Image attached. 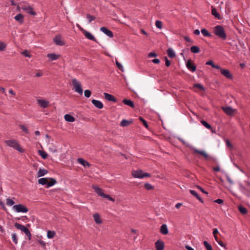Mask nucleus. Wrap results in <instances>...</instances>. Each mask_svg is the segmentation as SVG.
<instances>
[{
  "mask_svg": "<svg viewBox=\"0 0 250 250\" xmlns=\"http://www.w3.org/2000/svg\"><path fill=\"white\" fill-rule=\"evenodd\" d=\"M178 140H180L183 145H187V146L188 147H189L190 149L193 150L195 153L202 155L205 158L206 160H211L214 163L216 162L217 160L216 158L211 157L210 156L207 154L204 151L199 150L190 145L187 144L186 142L181 138H178Z\"/></svg>",
  "mask_w": 250,
  "mask_h": 250,
  "instance_id": "1",
  "label": "nucleus"
},
{
  "mask_svg": "<svg viewBox=\"0 0 250 250\" xmlns=\"http://www.w3.org/2000/svg\"><path fill=\"white\" fill-rule=\"evenodd\" d=\"M214 34L219 38L223 40L227 39V34L223 27L221 25H218L214 27Z\"/></svg>",
  "mask_w": 250,
  "mask_h": 250,
  "instance_id": "2",
  "label": "nucleus"
},
{
  "mask_svg": "<svg viewBox=\"0 0 250 250\" xmlns=\"http://www.w3.org/2000/svg\"><path fill=\"white\" fill-rule=\"evenodd\" d=\"M4 143L7 146L14 148L20 152H24V150L20 146V145L16 140H5Z\"/></svg>",
  "mask_w": 250,
  "mask_h": 250,
  "instance_id": "3",
  "label": "nucleus"
},
{
  "mask_svg": "<svg viewBox=\"0 0 250 250\" xmlns=\"http://www.w3.org/2000/svg\"><path fill=\"white\" fill-rule=\"evenodd\" d=\"M132 175L137 178H143L145 177H150L151 174L149 173L144 172L142 170L139 169L137 170H133L132 171Z\"/></svg>",
  "mask_w": 250,
  "mask_h": 250,
  "instance_id": "4",
  "label": "nucleus"
},
{
  "mask_svg": "<svg viewBox=\"0 0 250 250\" xmlns=\"http://www.w3.org/2000/svg\"><path fill=\"white\" fill-rule=\"evenodd\" d=\"M14 226L17 229L23 231L27 236L29 240L31 239V233H30L29 229L26 227L18 223H15Z\"/></svg>",
  "mask_w": 250,
  "mask_h": 250,
  "instance_id": "5",
  "label": "nucleus"
},
{
  "mask_svg": "<svg viewBox=\"0 0 250 250\" xmlns=\"http://www.w3.org/2000/svg\"><path fill=\"white\" fill-rule=\"evenodd\" d=\"M77 26L79 28V29L83 32L84 36L87 39H89L91 41H94L97 43L98 42L97 40L95 39V38L89 32L85 30L82 27H81L79 24H77Z\"/></svg>",
  "mask_w": 250,
  "mask_h": 250,
  "instance_id": "6",
  "label": "nucleus"
},
{
  "mask_svg": "<svg viewBox=\"0 0 250 250\" xmlns=\"http://www.w3.org/2000/svg\"><path fill=\"white\" fill-rule=\"evenodd\" d=\"M72 82L75 91L81 95H82L83 89L80 83L76 79H72Z\"/></svg>",
  "mask_w": 250,
  "mask_h": 250,
  "instance_id": "7",
  "label": "nucleus"
},
{
  "mask_svg": "<svg viewBox=\"0 0 250 250\" xmlns=\"http://www.w3.org/2000/svg\"><path fill=\"white\" fill-rule=\"evenodd\" d=\"M13 208L17 212L25 213L28 211V209L22 204H18L13 206Z\"/></svg>",
  "mask_w": 250,
  "mask_h": 250,
  "instance_id": "8",
  "label": "nucleus"
},
{
  "mask_svg": "<svg viewBox=\"0 0 250 250\" xmlns=\"http://www.w3.org/2000/svg\"><path fill=\"white\" fill-rule=\"evenodd\" d=\"M92 188L94 190L95 192L103 198L106 196V194L103 192V190L102 188H100L98 186L93 185L92 186Z\"/></svg>",
  "mask_w": 250,
  "mask_h": 250,
  "instance_id": "9",
  "label": "nucleus"
},
{
  "mask_svg": "<svg viewBox=\"0 0 250 250\" xmlns=\"http://www.w3.org/2000/svg\"><path fill=\"white\" fill-rule=\"evenodd\" d=\"M53 41L58 45L63 46L65 44V42L62 40L61 36L60 35L56 36L53 39Z\"/></svg>",
  "mask_w": 250,
  "mask_h": 250,
  "instance_id": "10",
  "label": "nucleus"
},
{
  "mask_svg": "<svg viewBox=\"0 0 250 250\" xmlns=\"http://www.w3.org/2000/svg\"><path fill=\"white\" fill-rule=\"evenodd\" d=\"M155 247L156 250H163L165 247L164 242L159 239L155 243Z\"/></svg>",
  "mask_w": 250,
  "mask_h": 250,
  "instance_id": "11",
  "label": "nucleus"
},
{
  "mask_svg": "<svg viewBox=\"0 0 250 250\" xmlns=\"http://www.w3.org/2000/svg\"><path fill=\"white\" fill-rule=\"evenodd\" d=\"M187 67L188 70L191 71L192 72H194L196 70V65L192 62L191 60H188L186 63Z\"/></svg>",
  "mask_w": 250,
  "mask_h": 250,
  "instance_id": "12",
  "label": "nucleus"
},
{
  "mask_svg": "<svg viewBox=\"0 0 250 250\" xmlns=\"http://www.w3.org/2000/svg\"><path fill=\"white\" fill-rule=\"evenodd\" d=\"M22 9L26 12L27 13L35 16L36 13L33 10V8L30 6H23L21 7Z\"/></svg>",
  "mask_w": 250,
  "mask_h": 250,
  "instance_id": "13",
  "label": "nucleus"
},
{
  "mask_svg": "<svg viewBox=\"0 0 250 250\" xmlns=\"http://www.w3.org/2000/svg\"><path fill=\"white\" fill-rule=\"evenodd\" d=\"M222 109L227 115L229 116L232 115L234 112V110L230 106L222 107Z\"/></svg>",
  "mask_w": 250,
  "mask_h": 250,
  "instance_id": "14",
  "label": "nucleus"
},
{
  "mask_svg": "<svg viewBox=\"0 0 250 250\" xmlns=\"http://www.w3.org/2000/svg\"><path fill=\"white\" fill-rule=\"evenodd\" d=\"M220 72L222 75L224 76L228 79H231L232 78V76L230 74V72L229 70L225 69H221Z\"/></svg>",
  "mask_w": 250,
  "mask_h": 250,
  "instance_id": "15",
  "label": "nucleus"
},
{
  "mask_svg": "<svg viewBox=\"0 0 250 250\" xmlns=\"http://www.w3.org/2000/svg\"><path fill=\"white\" fill-rule=\"evenodd\" d=\"M100 30L104 33L105 35H106L109 38H112L113 37V33L108 29L105 27H102L100 28Z\"/></svg>",
  "mask_w": 250,
  "mask_h": 250,
  "instance_id": "16",
  "label": "nucleus"
},
{
  "mask_svg": "<svg viewBox=\"0 0 250 250\" xmlns=\"http://www.w3.org/2000/svg\"><path fill=\"white\" fill-rule=\"evenodd\" d=\"M104 98L106 100H107L108 101L113 102H116L117 101V100L116 99V98L111 94H108L107 93H104Z\"/></svg>",
  "mask_w": 250,
  "mask_h": 250,
  "instance_id": "17",
  "label": "nucleus"
},
{
  "mask_svg": "<svg viewBox=\"0 0 250 250\" xmlns=\"http://www.w3.org/2000/svg\"><path fill=\"white\" fill-rule=\"evenodd\" d=\"M38 104L43 108H46L49 105V102L45 100H38Z\"/></svg>",
  "mask_w": 250,
  "mask_h": 250,
  "instance_id": "18",
  "label": "nucleus"
},
{
  "mask_svg": "<svg viewBox=\"0 0 250 250\" xmlns=\"http://www.w3.org/2000/svg\"><path fill=\"white\" fill-rule=\"evenodd\" d=\"M91 102L97 108L99 109H102L103 108V104L101 101L96 100H92Z\"/></svg>",
  "mask_w": 250,
  "mask_h": 250,
  "instance_id": "19",
  "label": "nucleus"
},
{
  "mask_svg": "<svg viewBox=\"0 0 250 250\" xmlns=\"http://www.w3.org/2000/svg\"><path fill=\"white\" fill-rule=\"evenodd\" d=\"M61 55L56 54L55 53H50L47 55V57L51 61H55L58 59Z\"/></svg>",
  "mask_w": 250,
  "mask_h": 250,
  "instance_id": "20",
  "label": "nucleus"
},
{
  "mask_svg": "<svg viewBox=\"0 0 250 250\" xmlns=\"http://www.w3.org/2000/svg\"><path fill=\"white\" fill-rule=\"evenodd\" d=\"M160 232L163 234L166 235L168 233V230L166 224H163L160 228Z\"/></svg>",
  "mask_w": 250,
  "mask_h": 250,
  "instance_id": "21",
  "label": "nucleus"
},
{
  "mask_svg": "<svg viewBox=\"0 0 250 250\" xmlns=\"http://www.w3.org/2000/svg\"><path fill=\"white\" fill-rule=\"evenodd\" d=\"M211 14L218 20H220L222 19V18L220 16V15L217 12L216 9L213 7V6H211Z\"/></svg>",
  "mask_w": 250,
  "mask_h": 250,
  "instance_id": "22",
  "label": "nucleus"
},
{
  "mask_svg": "<svg viewBox=\"0 0 250 250\" xmlns=\"http://www.w3.org/2000/svg\"><path fill=\"white\" fill-rule=\"evenodd\" d=\"M123 103L127 105L132 108H134L135 107V105L134 104L133 102L130 100H128V99H125L123 100Z\"/></svg>",
  "mask_w": 250,
  "mask_h": 250,
  "instance_id": "23",
  "label": "nucleus"
},
{
  "mask_svg": "<svg viewBox=\"0 0 250 250\" xmlns=\"http://www.w3.org/2000/svg\"><path fill=\"white\" fill-rule=\"evenodd\" d=\"M14 19L17 21H19V23L22 24L24 21V17L21 14H18L17 15Z\"/></svg>",
  "mask_w": 250,
  "mask_h": 250,
  "instance_id": "24",
  "label": "nucleus"
},
{
  "mask_svg": "<svg viewBox=\"0 0 250 250\" xmlns=\"http://www.w3.org/2000/svg\"><path fill=\"white\" fill-rule=\"evenodd\" d=\"M78 162L84 167H89L90 166V164L83 158H78Z\"/></svg>",
  "mask_w": 250,
  "mask_h": 250,
  "instance_id": "25",
  "label": "nucleus"
},
{
  "mask_svg": "<svg viewBox=\"0 0 250 250\" xmlns=\"http://www.w3.org/2000/svg\"><path fill=\"white\" fill-rule=\"evenodd\" d=\"M49 181H47V185L45 187L46 188H48L53 186L57 183L56 180L54 178H49Z\"/></svg>",
  "mask_w": 250,
  "mask_h": 250,
  "instance_id": "26",
  "label": "nucleus"
},
{
  "mask_svg": "<svg viewBox=\"0 0 250 250\" xmlns=\"http://www.w3.org/2000/svg\"><path fill=\"white\" fill-rule=\"evenodd\" d=\"M189 192L194 196H195L200 202H201L202 203H204L203 200L199 196V195L197 194V193L193 190H190Z\"/></svg>",
  "mask_w": 250,
  "mask_h": 250,
  "instance_id": "27",
  "label": "nucleus"
},
{
  "mask_svg": "<svg viewBox=\"0 0 250 250\" xmlns=\"http://www.w3.org/2000/svg\"><path fill=\"white\" fill-rule=\"evenodd\" d=\"M48 173V171L45 169L40 168L37 173L38 177H40L44 176Z\"/></svg>",
  "mask_w": 250,
  "mask_h": 250,
  "instance_id": "28",
  "label": "nucleus"
},
{
  "mask_svg": "<svg viewBox=\"0 0 250 250\" xmlns=\"http://www.w3.org/2000/svg\"><path fill=\"white\" fill-rule=\"evenodd\" d=\"M167 53L168 56L170 58H174L176 56V55H175V53L174 51L171 48H168L167 50Z\"/></svg>",
  "mask_w": 250,
  "mask_h": 250,
  "instance_id": "29",
  "label": "nucleus"
},
{
  "mask_svg": "<svg viewBox=\"0 0 250 250\" xmlns=\"http://www.w3.org/2000/svg\"><path fill=\"white\" fill-rule=\"evenodd\" d=\"M93 218L95 222L98 224H101L102 221L100 218V216L98 213H95L93 215Z\"/></svg>",
  "mask_w": 250,
  "mask_h": 250,
  "instance_id": "30",
  "label": "nucleus"
},
{
  "mask_svg": "<svg viewBox=\"0 0 250 250\" xmlns=\"http://www.w3.org/2000/svg\"><path fill=\"white\" fill-rule=\"evenodd\" d=\"M64 119L66 121L69 122H73L75 121V119L74 117L69 114H66L64 115Z\"/></svg>",
  "mask_w": 250,
  "mask_h": 250,
  "instance_id": "31",
  "label": "nucleus"
},
{
  "mask_svg": "<svg viewBox=\"0 0 250 250\" xmlns=\"http://www.w3.org/2000/svg\"><path fill=\"white\" fill-rule=\"evenodd\" d=\"M132 123V121H128L126 120H123L120 123V125L122 126H127Z\"/></svg>",
  "mask_w": 250,
  "mask_h": 250,
  "instance_id": "32",
  "label": "nucleus"
},
{
  "mask_svg": "<svg viewBox=\"0 0 250 250\" xmlns=\"http://www.w3.org/2000/svg\"><path fill=\"white\" fill-rule=\"evenodd\" d=\"M200 51V48L197 46L194 45L190 47V51L193 53H198Z\"/></svg>",
  "mask_w": 250,
  "mask_h": 250,
  "instance_id": "33",
  "label": "nucleus"
},
{
  "mask_svg": "<svg viewBox=\"0 0 250 250\" xmlns=\"http://www.w3.org/2000/svg\"><path fill=\"white\" fill-rule=\"evenodd\" d=\"M238 209H239V211L242 214H244V215L246 214L248 212L247 209L246 208L244 207L243 206H242L241 205H240V206H238Z\"/></svg>",
  "mask_w": 250,
  "mask_h": 250,
  "instance_id": "34",
  "label": "nucleus"
},
{
  "mask_svg": "<svg viewBox=\"0 0 250 250\" xmlns=\"http://www.w3.org/2000/svg\"><path fill=\"white\" fill-rule=\"evenodd\" d=\"M202 34L205 37H211L212 35L205 28L201 29Z\"/></svg>",
  "mask_w": 250,
  "mask_h": 250,
  "instance_id": "35",
  "label": "nucleus"
},
{
  "mask_svg": "<svg viewBox=\"0 0 250 250\" xmlns=\"http://www.w3.org/2000/svg\"><path fill=\"white\" fill-rule=\"evenodd\" d=\"M48 179L46 178H42L38 180V183L39 184L42 185H46L47 183Z\"/></svg>",
  "mask_w": 250,
  "mask_h": 250,
  "instance_id": "36",
  "label": "nucleus"
},
{
  "mask_svg": "<svg viewBox=\"0 0 250 250\" xmlns=\"http://www.w3.org/2000/svg\"><path fill=\"white\" fill-rule=\"evenodd\" d=\"M38 153L44 159H45L47 158L48 154L43 150H38Z\"/></svg>",
  "mask_w": 250,
  "mask_h": 250,
  "instance_id": "37",
  "label": "nucleus"
},
{
  "mask_svg": "<svg viewBox=\"0 0 250 250\" xmlns=\"http://www.w3.org/2000/svg\"><path fill=\"white\" fill-rule=\"evenodd\" d=\"M55 232L54 231H52V230H48L47 231V236L48 238H52L54 237V236H55Z\"/></svg>",
  "mask_w": 250,
  "mask_h": 250,
  "instance_id": "38",
  "label": "nucleus"
},
{
  "mask_svg": "<svg viewBox=\"0 0 250 250\" xmlns=\"http://www.w3.org/2000/svg\"><path fill=\"white\" fill-rule=\"evenodd\" d=\"M204 245L207 250H213L211 246L207 241H204Z\"/></svg>",
  "mask_w": 250,
  "mask_h": 250,
  "instance_id": "39",
  "label": "nucleus"
},
{
  "mask_svg": "<svg viewBox=\"0 0 250 250\" xmlns=\"http://www.w3.org/2000/svg\"><path fill=\"white\" fill-rule=\"evenodd\" d=\"M86 18L88 20L89 22H91L92 21H94L96 19L95 16L88 14L86 15Z\"/></svg>",
  "mask_w": 250,
  "mask_h": 250,
  "instance_id": "40",
  "label": "nucleus"
},
{
  "mask_svg": "<svg viewBox=\"0 0 250 250\" xmlns=\"http://www.w3.org/2000/svg\"><path fill=\"white\" fill-rule=\"evenodd\" d=\"M15 204V202L14 201L10 199V198H7L6 199V204L7 205L9 206H12L13 205H14Z\"/></svg>",
  "mask_w": 250,
  "mask_h": 250,
  "instance_id": "41",
  "label": "nucleus"
},
{
  "mask_svg": "<svg viewBox=\"0 0 250 250\" xmlns=\"http://www.w3.org/2000/svg\"><path fill=\"white\" fill-rule=\"evenodd\" d=\"M145 188L147 190H151L154 189L153 186L149 183H146L144 185Z\"/></svg>",
  "mask_w": 250,
  "mask_h": 250,
  "instance_id": "42",
  "label": "nucleus"
},
{
  "mask_svg": "<svg viewBox=\"0 0 250 250\" xmlns=\"http://www.w3.org/2000/svg\"><path fill=\"white\" fill-rule=\"evenodd\" d=\"M115 62H116V64L118 68L121 71L123 72L124 68H123V66H122V65L119 62H118L117 60H116Z\"/></svg>",
  "mask_w": 250,
  "mask_h": 250,
  "instance_id": "43",
  "label": "nucleus"
},
{
  "mask_svg": "<svg viewBox=\"0 0 250 250\" xmlns=\"http://www.w3.org/2000/svg\"><path fill=\"white\" fill-rule=\"evenodd\" d=\"M201 123L203 124V125L204 126H205L207 128H208V129L211 128V125L208 123L206 121L203 120V121H201Z\"/></svg>",
  "mask_w": 250,
  "mask_h": 250,
  "instance_id": "44",
  "label": "nucleus"
},
{
  "mask_svg": "<svg viewBox=\"0 0 250 250\" xmlns=\"http://www.w3.org/2000/svg\"><path fill=\"white\" fill-rule=\"evenodd\" d=\"M156 26L159 29L162 28L163 23L162 22L160 21H156L155 22Z\"/></svg>",
  "mask_w": 250,
  "mask_h": 250,
  "instance_id": "45",
  "label": "nucleus"
},
{
  "mask_svg": "<svg viewBox=\"0 0 250 250\" xmlns=\"http://www.w3.org/2000/svg\"><path fill=\"white\" fill-rule=\"evenodd\" d=\"M194 87L198 88L202 90H205L204 86L200 83H195L193 85Z\"/></svg>",
  "mask_w": 250,
  "mask_h": 250,
  "instance_id": "46",
  "label": "nucleus"
},
{
  "mask_svg": "<svg viewBox=\"0 0 250 250\" xmlns=\"http://www.w3.org/2000/svg\"><path fill=\"white\" fill-rule=\"evenodd\" d=\"M139 120L143 123L144 125L146 128H148V126L147 123L146 121L144 119H143L142 117H140Z\"/></svg>",
  "mask_w": 250,
  "mask_h": 250,
  "instance_id": "47",
  "label": "nucleus"
},
{
  "mask_svg": "<svg viewBox=\"0 0 250 250\" xmlns=\"http://www.w3.org/2000/svg\"><path fill=\"white\" fill-rule=\"evenodd\" d=\"M20 127L21 129L22 130L23 132H24L26 134H29V131L28 129L24 125H20Z\"/></svg>",
  "mask_w": 250,
  "mask_h": 250,
  "instance_id": "48",
  "label": "nucleus"
},
{
  "mask_svg": "<svg viewBox=\"0 0 250 250\" xmlns=\"http://www.w3.org/2000/svg\"><path fill=\"white\" fill-rule=\"evenodd\" d=\"M12 239L15 244L18 243V239L16 233H13L12 234Z\"/></svg>",
  "mask_w": 250,
  "mask_h": 250,
  "instance_id": "49",
  "label": "nucleus"
},
{
  "mask_svg": "<svg viewBox=\"0 0 250 250\" xmlns=\"http://www.w3.org/2000/svg\"><path fill=\"white\" fill-rule=\"evenodd\" d=\"M21 54L23 55L24 56L30 58L31 55L30 54V53L27 50H24V51L21 52Z\"/></svg>",
  "mask_w": 250,
  "mask_h": 250,
  "instance_id": "50",
  "label": "nucleus"
},
{
  "mask_svg": "<svg viewBox=\"0 0 250 250\" xmlns=\"http://www.w3.org/2000/svg\"><path fill=\"white\" fill-rule=\"evenodd\" d=\"M84 94L86 98H89L91 96V92L89 90H85L84 92Z\"/></svg>",
  "mask_w": 250,
  "mask_h": 250,
  "instance_id": "51",
  "label": "nucleus"
},
{
  "mask_svg": "<svg viewBox=\"0 0 250 250\" xmlns=\"http://www.w3.org/2000/svg\"><path fill=\"white\" fill-rule=\"evenodd\" d=\"M6 47V45L3 42H0V51H3Z\"/></svg>",
  "mask_w": 250,
  "mask_h": 250,
  "instance_id": "52",
  "label": "nucleus"
},
{
  "mask_svg": "<svg viewBox=\"0 0 250 250\" xmlns=\"http://www.w3.org/2000/svg\"><path fill=\"white\" fill-rule=\"evenodd\" d=\"M165 64L167 66V67H168L170 66V64H171V62H170V61H169L168 60V59L167 58V57H165Z\"/></svg>",
  "mask_w": 250,
  "mask_h": 250,
  "instance_id": "53",
  "label": "nucleus"
},
{
  "mask_svg": "<svg viewBox=\"0 0 250 250\" xmlns=\"http://www.w3.org/2000/svg\"><path fill=\"white\" fill-rule=\"evenodd\" d=\"M226 145H227V146L228 147H229V148H232L233 146H232V145L230 143V142H229V140H228V139H227V140H226Z\"/></svg>",
  "mask_w": 250,
  "mask_h": 250,
  "instance_id": "54",
  "label": "nucleus"
},
{
  "mask_svg": "<svg viewBox=\"0 0 250 250\" xmlns=\"http://www.w3.org/2000/svg\"><path fill=\"white\" fill-rule=\"evenodd\" d=\"M157 56V54H156L154 52H150L148 55V57H155Z\"/></svg>",
  "mask_w": 250,
  "mask_h": 250,
  "instance_id": "55",
  "label": "nucleus"
},
{
  "mask_svg": "<svg viewBox=\"0 0 250 250\" xmlns=\"http://www.w3.org/2000/svg\"><path fill=\"white\" fill-rule=\"evenodd\" d=\"M197 188L200 190L201 191H202V192H203L205 194H208V192L206 191L204 188H203L202 187H201L200 186H197Z\"/></svg>",
  "mask_w": 250,
  "mask_h": 250,
  "instance_id": "56",
  "label": "nucleus"
},
{
  "mask_svg": "<svg viewBox=\"0 0 250 250\" xmlns=\"http://www.w3.org/2000/svg\"><path fill=\"white\" fill-rule=\"evenodd\" d=\"M104 198H107L109 200H110L111 201H112V202H114L115 201L114 199L112 197H110L109 195L106 194V196H104Z\"/></svg>",
  "mask_w": 250,
  "mask_h": 250,
  "instance_id": "57",
  "label": "nucleus"
},
{
  "mask_svg": "<svg viewBox=\"0 0 250 250\" xmlns=\"http://www.w3.org/2000/svg\"><path fill=\"white\" fill-rule=\"evenodd\" d=\"M217 243H218V244L220 246H221V247H224L226 249H227V248H226V244H224L222 241L219 240V241H218Z\"/></svg>",
  "mask_w": 250,
  "mask_h": 250,
  "instance_id": "58",
  "label": "nucleus"
},
{
  "mask_svg": "<svg viewBox=\"0 0 250 250\" xmlns=\"http://www.w3.org/2000/svg\"><path fill=\"white\" fill-rule=\"evenodd\" d=\"M0 206L1 207V208H2V209L4 210H6V208H5V206L4 205V204L3 203V202L1 201H0Z\"/></svg>",
  "mask_w": 250,
  "mask_h": 250,
  "instance_id": "59",
  "label": "nucleus"
},
{
  "mask_svg": "<svg viewBox=\"0 0 250 250\" xmlns=\"http://www.w3.org/2000/svg\"><path fill=\"white\" fill-rule=\"evenodd\" d=\"M223 202H224L223 200L221 199H218L214 201V202H215L218 204H221L223 203Z\"/></svg>",
  "mask_w": 250,
  "mask_h": 250,
  "instance_id": "60",
  "label": "nucleus"
},
{
  "mask_svg": "<svg viewBox=\"0 0 250 250\" xmlns=\"http://www.w3.org/2000/svg\"><path fill=\"white\" fill-rule=\"evenodd\" d=\"M206 64L211 65L212 67V65H213L214 63L212 60H209L206 63Z\"/></svg>",
  "mask_w": 250,
  "mask_h": 250,
  "instance_id": "61",
  "label": "nucleus"
},
{
  "mask_svg": "<svg viewBox=\"0 0 250 250\" xmlns=\"http://www.w3.org/2000/svg\"><path fill=\"white\" fill-rule=\"evenodd\" d=\"M152 62L154 63H156V64H158L160 63V61L159 59H154L153 60H152Z\"/></svg>",
  "mask_w": 250,
  "mask_h": 250,
  "instance_id": "62",
  "label": "nucleus"
},
{
  "mask_svg": "<svg viewBox=\"0 0 250 250\" xmlns=\"http://www.w3.org/2000/svg\"><path fill=\"white\" fill-rule=\"evenodd\" d=\"M38 242L43 247H45V245H46V244L45 243L41 240H39Z\"/></svg>",
  "mask_w": 250,
  "mask_h": 250,
  "instance_id": "63",
  "label": "nucleus"
},
{
  "mask_svg": "<svg viewBox=\"0 0 250 250\" xmlns=\"http://www.w3.org/2000/svg\"><path fill=\"white\" fill-rule=\"evenodd\" d=\"M184 40L187 42H192V41L190 39V38L188 36L184 37Z\"/></svg>",
  "mask_w": 250,
  "mask_h": 250,
  "instance_id": "64",
  "label": "nucleus"
}]
</instances>
